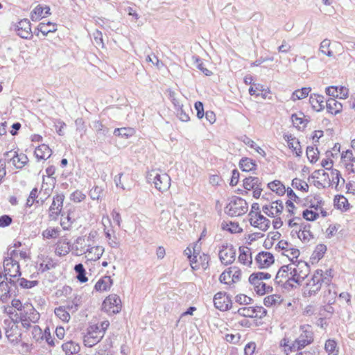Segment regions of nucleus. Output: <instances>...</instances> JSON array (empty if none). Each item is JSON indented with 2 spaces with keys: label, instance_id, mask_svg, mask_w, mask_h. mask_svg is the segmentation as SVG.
<instances>
[{
  "label": "nucleus",
  "instance_id": "nucleus-45",
  "mask_svg": "<svg viewBox=\"0 0 355 355\" xmlns=\"http://www.w3.org/2000/svg\"><path fill=\"white\" fill-rule=\"evenodd\" d=\"M54 312L55 315L58 317L60 320H62L63 322H69L70 319V315L64 306H60L59 307L55 308Z\"/></svg>",
  "mask_w": 355,
  "mask_h": 355
},
{
  "label": "nucleus",
  "instance_id": "nucleus-14",
  "mask_svg": "<svg viewBox=\"0 0 355 355\" xmlns=\"http://www.w3.org/2000/svg\"><path fill=\"white\" fill-rule=\"evenodd\" d=\"M6 336L13 345L18 344L21 338V333L17 325H12L10 327H7L6 328Z\"/></svg>",
  "mask_w": 355,
  "mask_h": 355
},
{
  "label": "nucleus",
  "instance_id": "nucleus-41",
  "mask_svg": "<svg viewBox=\"0 0 355 355\" xmlns=\"http://www.w3.org/2000/svg\"><path fill=\"white\" fill-rule=\"evenodd\" d=\"M243 141L245 145L248 146L251 148H254L256 152H257L262 157H265L266 156V152L261 147L257 146V144L248 137L244 136Z\"/></svg>",
  "mask_w": 355,
  "mask_h": 355
},
{
  "label": "nucleus",
  "instance_id": "nucleus-54",
  "mask_svg": "<svg viewBox=\"0 0 355 355\" xmlns=\"http://www.w3.org/2000/svg\"><path fill=\"white\" fill-rule=\"evenodd\" d=\"M302 217L307 221H315L319 217V214L312 210L305 209L302 211Z\"/></svg>",
  "mask_w": 355,
  "mask_h": 355
},
{
  "label": "nucleus",
  "instance_id": "nucleus-56",
  "mask_svg": "<svg viewBox=\"0 0 355 355\" xmlns=\"http://www.w3.org/2000/svg\"><path fill=\"white\" fill-rule=\"evenodd\" d=\"M103 193L102 187L95 186L90 190L89 195L92 200H99Z\"/></svg>",
  "mask_w": 355,
  "mask_h": 355
},
{
  "label": "nucleus",
  "instance_id": "nucleus-2",
  "mask_svg": "<svg viewBox=\"0 0 355 355\" xmlns=\"http://www.w3.org/2000/svg\"><path fill=\"white\" fill-rule=\"evenodd\" d=\"M248 209V202L242 198L234 196L225 207V213L232 217L240 216L245 214Z\"/></svg>",
  "mask_w": 355,
  "mask_h": 355
},
{
  "label": "nucleus",
  "instance_id": "nucleus-29",
  "mask_svg": "<svg viewBox=\"0 0 355 355\" xmlns=\"http://www.w3.org/2000/svg\"><path fill=\"white\" fill-rule=\"evenodd\" d=\"M301 232L302 241H310L313 239L314 236L311 232V225L309 223H302L300 225Z\"/></svg>",
  "mask_w": 355,
  "mask_h": 355
},
{
  "label": "nucleus",
  "instance_id": "nucleus-3",
  "mask_svg": "<svg viewBox=\"0 0 355 355\" xmlns=\"http://www.w3.org/2000/svg\"><path fill=\"white\" fill-rule=\"evenodd\" d=\"M233 313H237L239 315L245 318H259L261 319L266 315L267 310L261 306L241 307L238 309L237 311H234Z\"/></svg>",
  "mask_w": 355,
  "mask_h": 355
},
{
  "label": "nucleus",
  "instance_id": "nucleus-20",
  "mask_svg": "<svg viewBox=\"0 0 355 355\" xmlns=\"http://www.w3.org/2000/svg\"><path fill=\"white\" fill-rule=\"evenodd\" d=\"M12 164L18 169H21L28 162V158L24 153L19 154L17 151H14L12 157L10 159Z\"/></svg>",
  "mask_w": 355,
  "mask_h": 355
},
{
  "label": "nucleus",
  "instance_id": "nucleus-9",
  "mask_svg": "<svg viewBox=\"0 0 355 355\" xmlns=\"http://www.w3.org/2000/svg\"><path fill=\"white\" fill-rule=\"evenodd\" d=\"M103 309L114 314L119 313L121 310L120 297L116 294L110 295L103 302Z\"/></svg>",
  "mask_w": 355,
  "mask_h": 355
},
{
  "label": "nucleus",
  "instance_id": "nucleus-36",
  "mask_svg": "<svg viewBox=\"0 0 355 355\" xmlns=\"http://www.w3.org/2000/svg\"><path fill=\"white\" fill-rule=\"evenodd\" d=\"M324 349L328 355H338V348L337 343L334 339H328L324 345Z\"/></svg>",
  "mask_w": 355,
  "mask_h": 355
},
{
  "label": "nucleus",
  "instance_id": "nucleus-5",
  "mask_svg": "<svg viewBox=\"0 0 355 355\" xmlns=\"http://www.w3.org/2000/svg\"><path fill=\"white\" fill-rule=\"evenodd\" d=\"M214 304L220 311H226L233 307L231 296L225 292H218L214 295Z\"/></svg>",
  "mask_w": 355,
  "mask_h": 355
},
{
  "label": "nucleus",
  "instance_id": "nucleus-64",
  "mask_svg": "<svg viewBox=\"0 0 355 355\" xmlns=\"http://www.w3.org/2000/svg\"><path fill=\"white\" fill-rule=\"evenodd\" d=\"M325 93L329 96H332V98H336L338 97V86H329L325 89Z\"/></svg>",
  "mask_w": 355,
  "mask_h": 355
},
{
  "label": "nucleus",
  "instance_id": "nucleus-60",
  "mask_svg": "<svg viewBox=\"0 0 355 355\" xmlns=\"http://www.w3.org/2000/svg\"><path fill=\"white\" fill-rule=\"evenodd\" d=\"M41 339H45L46 343L51 347L55 346V341L51 337V331L49 327L44 329V334L40 336Z\"/></svg>",
  "mask_w": 355,
  "mask_h": 355
},
{
  "label": "nucleus",
  "instance_id": "nucleus-62",
  "mask_svg": "<svg viewBox=\"0 0 355 355\" xmlns=\"http://www.w3.org/2000/svg\"><path fill=\"white\" fill-rule=\"evenodd\" d=\"M86 198L85 194L79 190H76L71 194L70 199L76 202H80L85 200Z\"/></svg>",
  "mask_w": 355,
  "mask_h": 355
},
{
  "label": "nucleus",
  "instance_id": "nucleus-49",
  "mask_svg": "<svg viewBox=\"0 0 355 355\" xmlns=\"http://www.w3.org/2000/svg\"><path fill=\"white\" fill-rule=\"evenodd\" d=\"M17 281L19 282V286L22 288L25 289L31 288L34 286H37L39 284V282L37 280L29 281L24 277L19 278Z\"/></svg>",
  "mask_w": 355,
  "mask_h": 355
},
{
  "label": "nucleus",
  "instance_id": "nucleus-24",
  "mask_svg": "<svg viewBox=\"0 0 355 355\" xmlns=\"http://www.w3.org/2000/svg\"><path fill=\"white\" fill-rule=\"evenodd\" d=\"M34 155L38 160L47 159L51 155V150L49 146L46 144H42L35 148Z\"/></svg>",
  "mask_w": 355,
  "mask_h": 355
},
{
  "label": "nucleus",
  "instance_id": "nucleus-53",
  "mask_svg": "<svg viewBox=\"0 0 355 355\" xmlns=\"http://www.w3.org/2000/svg\"><path fill=\"white\" fill-rule=\"evenodd\" d=\"M288 266H282L280 267L276 277L275 278V283L277 285H280L282 282L281 280H278L279 278H284L288 276Z\"/></svg>",
  "mask_w": 355,
  "mask_h": 355
},
{
  "label": "nucleus",
  "instance_id": "nucleus-39",
  "mask_svg": "<svg viewBox=\"0 0 355 355\" xmlns=\"http://www.w3.org/2000/svg\"><path fill=\"white\" fill-rule=\"evenodd\" d=\"M96 335L91 334V335H87L85 337L84 343L85 345L87 347H93L96 343H98L103 337V334H101V335L98 336V334H95Z\"/></svg>",
  "mask_w": 355,
  "mask_h": 355
},
{
  "label": "nucleus",
  "instance_id": "nucleus-55",
  "mask_svg": "<svg viewBox=\"0 0 355 355\" xmlns=\"http://www.w3.org/2000/svg\"><path fill=\"white\" fill-rule=\"evenodd\" d=\"M73 220L71 217L70 216V211H67V214L66 216H63L60 220V225L62 227L63 230H69L73 223Z\"/></svg>",
  "mask_w": 355,
  "mask_h": 355
},
{
  "label": "nucleus",
  "instance_id": "nucleus-57",
  "mask_svg": "<svg viewBox=\"0 0 355 355\" xmlns=\"http://www.w3.org/2000/svg\"><path fill=\"white\" fill-rule=\"evenodd\" d=\"M235 302L239 304L248 305L251 304L253 300L244 294H239L235 297Z\"/></svg>",
  "mask_w": 355,
  "mask_h": 355
},
{
  "label": "nucleus",
  "instance_id": "nucleus-61",
  "mask_svg": "<svg viewBox=\"0 0 355 355\" xmlns=\"http://www.w3.org/2000/svg\"><path fill=\"white\" fill-rule=\"evenodd\" d=\"M194 108L196 110V116L198 119H201L204 117V105L201 101H196L194 104Z\"/></svg>",
  "mask_w": 355,
  "mask_h": 355
},
{
  "label": "nucleus",
  "instance_id": "nucleus-21",
  "mask_svg": "<svg viewBox=\"0 0 355 355\" xmlns=\"http://www.w3.org/2000/svg\"><path fill=\"white\" fill-rule=\"evenodd\" d=\"M239 261L244 264L250 266L252 263V257L250 252V248L248 247L241 246L239 248Z\"/></svg>",
  "mask_w": 355,
  "mask_h": 355
},
{
  "label": "nucleus",
  "instance_id": "nucleus-52",
  "mask_svg": "<svg viewBox=\"0 0 355 355\" xmlns=\"http://www.w3.org/2000/svg\"><path fill=\"white\" fill-rule=\"evenodd\" d=\"M231 269L232 270V273L231 276V286L232 288H234V284L240 281L241 278V270L239 268L236 266L231 267Z\"/></svg>",
  "mask_w": 355,
  "mask_h": 355
},
{
  "label": "nucleus",
  "instance_id": "nucleus-31",
  "mask_svg": "<svg viewBox=\"0 0 355 355\" xmlns=\"http://www.w3.org/2000/svg\"><path fill=\"white\" fill-rule=\"evenodd\" d=\"M268 187L278 196H282L286 191L285 186L279 180H274L268 184Z\"/></svg>",
  "mask_w": 355,
  "mask_h": 355
},
{
  "label": "nucleus",
  "instance_id": "nucleus-40",
  "mask_svg": "<svg viewBox=\"0 0 355 355\" xmlns=\"http://www.w3.org/2000/svg\"><path fill=\"white\" fill-rule=\"evenodd\" d=\"M222 229L232 234L243 232V229L239 227V223L234 222H230V224L223 222L222 223Z\"/></svg>",
  "mask_w": 355,
  "mask_h": 355
},
{
  "label": "nucleus",
  "instance_id": "nucleus-43",
  "mask_svg": "<svg viewBox=\"0 0 355 355\" xmlns=\"http://www.w3.org/2000/svg\"><path fill=\"white\" fill-rule=\"evenodd\" d=\"M60 230L58 227H48L42 233V236L44 239H56L58 237Z\"/></svg>",
  "mask_w": 355,
  "mask_h": 355
},
{
  "label": "nucleus",
  "instance_id": "nucleus-44",
  "mask_svg": "<svg viewBox=\"0 0 355 355\" xmlns=\"http://www.w3.org/2000/svg\"><path fill=\"white\" fill-rule=\"evenodd\" d=\"M282 302L279 295H271L266 297L263 299V304L265 306L270 307L276 304H280Z\"/></svg>",
  "mask_w": 355,
  "mask_h": 355
},
{
  "label": "nucleus",
  "instance_id": "nucleus-63",
  "mask_svg": "<svg viewBox=\"0 0 355 355\" xmlns=\"http://www.w3.org/2000/svg\"><path fill=\"white\" fill-rule=\"evenodd\" d=\"M93 36H94V40L95 44L97 46H101L102 48H103L104 43H103V34H102L101 31H100L98 30H96L93 33Z\"/></svg>",
  "mask_w": 355,
  "mask_h": 355
},
{
  "label": "nucleus",
  "instance_id": "nucleus-4",
  "mask_svg": "<svg viewBox=\"0 0 355 355\" xmlns=\"http://www.w3.org/2000/svg\"><path fill=\"white\" fill-rule=\"evenodd\" d=\"M175 92H170L169 98L173 103L177 116L183 122H188L190 120L189 112H192L191 107L184 108L183 105L180 102V100L176 98Z\"/></svg>",
  "mask_w": 355,
  "mask_h": 355
},
{
  "label": "nucleus",
  "instance_id": "nucleus-34",
  "mask_svg": "<svg viewBox=\"0 0 355 355\" xmlns=\"http://www.w3.org/2000/svg\"><path fill=\"white\" fill-rule=\"evenodd\" d=\"M74 270L76 273V278L80 283H85L88 281V278L86 276V270L83 263H79L75 265Z\"/></svg>",
  "mask_w": 355,
  "mask_h": 355
},
{
  "label": "nucleus",
  "instance_id": "nucleus-6",
  "mask_svg": "<svg viewBox=\"0 0 355 355\" xmlns=\"http://www.w3.org/2000/svg\"><path fill=\"white\" fill-rule=\"evenodd\" d=\"M218 257L221 263L224 265L232 263L236 258V250L232 245L223 244L218 252Z\"/></svg>",
  "mask_w": 355,
  "mask_h": 355
},
{
  "label": "nucleus",
  "instance_id": "nucleus-50",
  "mask_svg": "<svg viewBox=\"0 0 355 355\" xmlns=\"http://www.w3.org/2000/svg\"><path fill=\"white\" fill-rule=\"evenodd\" d=\"M232 273V270L231 269V267L228 269L225 270L224 272H222V274L219 277V281L220 283L224 284H227L230 286V288H232L231 286V281L227 282V280L231 279Z\"/></svg>",
  "mask_w": 355,
  "mask_h": 355
},
{
  "label": "nucleus",
  "instance_id": "nucleus-59",
  "mask_svg": "<svg viewBox=\"0 0 355 355\" xmlns=\"http://www.w3.org/2000/svg\"><path fill=\"white\" fill-rule=\"evenodd\" d=\"M75 124L76 127V131L79 132L81 136L86 132V125L83 118L79 117L76 119L75 121Z\"/></svg>",
  "mask_w": 355,
  "mask_h": 355
},
{
  "label": "nucleus",
  "instance_id": "nucleus-37",
  "mask_svg": "<svg viewBox=\"0 0 355 355\" xmlns=\"http://www.w3.org/2000/svg\"><path fill=\"white\" fill-rule=\"evenodd\" d=\"M311 90V87H302L301 89H296L293 92L291 99L293 101L303 99L308 96Z\"/></svg>",
  "mask_w": 355,
  "mask_h": 355
},
{
  "label": "nucleus",
  "instance_id": "nucleus-17",
  "mask_svg": "<svg viewBox=\"0 0 355 355\" xmlns=\"http://www.w3.org/2000/svg\"><path fill=\"white\" fill-rule=\"evenodd\" d=\"M239 166L242 171L244 172H252L256 174L255 171L257 169V164L255 160L252 158L243 157L239 162Z\"/></svg>",
  "mask_w": 355,
  "mask_h": 355
},
{
  "label": "nucleus",
  "instance_id": "nucleus-13",
  "mask_svg": "<svg viewBox=\"0 0 355 355\" xmlns=\"http://www.w3.org/2000/svg\"><path fill=\"white\" fill-rule=\"evenodd\" d=\"M57 31V24L51 21L47 23L41 22L39 24L37 27L35 29L34 33L38 36L39 33H41L44 36H46L49 33H55Z\"/></svg>",
  "mask_w": 355,
  "mask_h": 355
},
{
  "label": "nucleus",
  "instance_id": "nucleus-8",
  "mask_svg": "<svg viewBox=\"0 0 355 355\" xmlns=\"http://www.w3.org/2000/svg\"><path fill=\"white\" fill-rule=\"evenodd\" d=\"M300 336L288 348V351L295 352L301 349L313 341V333L311 331H303ZM286 352L287 349H285Z\"/></svg>",
  "mask_w": 355,
  "mask_h": 355
},
{
  "label": "nucleus",
  "instance_id": "nucleus-19",
  "mask_svg": "<svg viewBox=\"0 0 355 355\" xmlns=\"http://www.w3.org/2000/svg\"><path fill=\"white\" fill-rule=\"evenodd\" d=\"M55 245V253L60 257L65 256L71 251V244L67 238H60Z\"/></svg>",
  "mask_w": 355,
  "mask_h": 355
},
{
  "label": "nucleus",
  "instance_id": "nucleus-32",
  "mask_svg": "<svg viewBox=\"0 0 355 355\" xmlns=\"http://www.w3.org/2000/svg\"><path fill=\"white\" fill-rule=\"evenodd\" d=\"M62 349L65 352L66 355H72L78 353L80 351V347L78 344L70 340L62 344Z\"/></svg>",
  "mask_w": 355,
  "mask_h": 355
},
{
  "label": "nucleus",
  "instance_id": "nucleus-15",
  "mask_svg": "<svg viewBox=\"0 0 355 355\" xmlns=\"http://www.w3.org/2000/svg\"><path fill=\"white\" fill-rule=\"evenodd\" d=\"M304 267L306 269V271L304 274V275H302L298 272V269L297 268H293V270H291V272H290L291 277L290 280H292V282L297 284L298 285H300L302 282L308 277L309 272H310V266L309 263L304 262Z\"/></svg>",
  "mask_w": 355,
  "mask_h": 355
},
{
  "label": "nucleus",
  "instance_id": "nucleus-23",
  "mask_svg": "<svg viewBox=\"0 0 355 355\" xmlns=\"http://www.w3.org/2000/svg\"><path fill=\"white\" fill-rule=\"evenodd\" d=\"M334 205L336 209L343 212L347 211L350 207L347 199L342 194H338L334 196Z\"/></svg>",
  "mask_w": 355,
  "mask_h": 355
},
{
  "label": "nucleus",
  "instance_id": "nucleus-33",
  "mask_svg": "<svg viewBox=\"0 0 355 355\" xmlns=\"http://www.w3.org/2000/svg\"><path fill=\"white\" fill-rule=\"evenodd\" d=\"M57 263L54 262L53 259L51 257H46L42 263H40L38 271L41 273H43L46 271H48L52 268H55Z\"/></svg>",
  "mask_w": 355,
  "mask_h": 355
},
{
  "label": "nucleus",
  "instance_id": "nucleus-12",
  "mask_svg": "<svg viewBox=\"0 0 355 355\" xmlns=\"http://www.w3.org/2000/svg\"><path fill=\"white\" fill-rule=\"evenodd\" d=\"M153 180L155 189L160 192L167 191L171 186V178L166 173H155Z\"/></svg>",
  "mask_w": 355,
  "mask_h": 355
},
{
  "label": "nucleus",
  "instance_id": "nucleus-1",
  "mask_svg": "<svg viewBox=\"0 0 355 355\" xmlns=\"http://www.w3.org/2000/svg\"><path fill=\"white\" fill-rule=\"evenodd\" d=\"M4 275L3 278L6 284L10 287H16L17 282L13 279L21 275L20 266L18 261L11 258H5L3 261Z\"/></svg>",
  "mask_w": 355,
  "mask_h": 355
},
{
  "label": "nucleus",
  "instance_id": "nucleus-35",
  "mask_svg": "<svg viewBox=\"0 0 355 355\" xmlns=\"http://www.w3.org/2000/svg\"><path fill=\"white\" fill-rule=\"evenodd\" d=\"M252 285L254 286V288L257 294L261 296L266 293H272L273 291V288L272 286H268L266 283L262 282H258L256 284Z\"/></svg>",
  "mask_w": 355,
  "mask_h": 355
},
{
  "label": "nucleus",
  "instance_id": "nucleus-30",
  "mask_svg": "<svg viewBox=\"0 0 355 355\" xmlns=\"http://www.w3.org/2000/svg\"><path fill=\"white\" fill-rule=\"evenodd\" d=\"M271 277V275L268 272H255L252 273L248 279V282L250 284H256L257 282L261 280H267Z\"/></svg>",
  "mask_w": 355,
  "mask_h": 355
},
{
  "label": "nucleus",
  "instance_id": "nucleus-26",
  "mask_svg": "<svg viewBox=\"0 0 355 355\" xmlns=\"http://www.w3.org/2000/svg\"><path fill=\"white\" fill-rule=\"evenodd\" d=\"M261 181L258 177L249 176L243 180V187L247 191H250L256 187H261Z\"/></svg>",
  "mask_w": 355,
  "mask_h": 355
},
{
  "label": "nucleus",
  "instance_id": "nucleus-51",
  "mask_svg": "<svg viewBox=\"0 0 355 355\" xmlns=\"http://www.w3.org/2000/svg\"><path fill=\"white\" fill-rule=\"evenodd\" d=\"M330 40L327 39H324L321 43L320 46V51L324 55H327L328 57L333 56V52L332 51L328 49L330 46Z\"/></svg>",
  "mask_w": 355,
  "mask_h": 355
},
{
  "label": "nucleus",
  "instance_id": "nucleus-28",
  "mask_svg": "<svg viewBox=\"0 0 355 355\" xmlns=\"http://www.w3.org/2000/svg\"><path fill=\"white\" fill-rule=\"evenodd\" d=\"M135 133V129L130 127L115 128L113 132L114 136L123 139H128L133 136Z\"/></svg>",
  "mask_w": 355,
  "mask_h": 355
},
{
  "label": "nucleus",
  "instance_id": "nucleus-47",
  "mask_svg": "<svg viewBox=\"0 0 355 355\" xmlns=\"http://www.w3.org/2000/svg\"><path fill=\"white\" fill-rule=\"evenodd\" d=\"M291 185L293 188H295L297 190H300V191H302L304 192L309 191V187L308 184L306 182L302 181L298 178H294L292 180Z\"/></svg>",
  "mask_w": 355,
  "mask_h": 355
},
{
  "label": "nucleus",
  "instance_id": "nucleus-16",
  "mask_svg": "<svg viewBox=\"0 0 355 355\" xmlns=\"http://www.w3.org/2000/svg\"><path fill=\"white\" fill-rule=\"evenodd\" d=\"M309 103L312 109L315 112H321L324 109V96L318 94H311Z\"/></svg>",
  "mask_w": 355,
  "mask_h": 355
},
{
  "label": "nucleus",
  "instance_id": "nucleus-46",
  "mask_svg": "<svg viewBox=\"0 0 355 355\" xmlns=\"http://www.w3.org/2000/svg\"><path fill=\"white\" fill-rule=\"evenodd\" d=\"M198 244L196 243L193 247V252L191 251L189 247H187L184 250V254L188 257L189 260L191 263H196L197 262V257L199 254V250L196 249Z\"/></svg>",
  "mask_w": 355,
  "mask_h": 355
},
{
  "label": "nucleus",
  "instance_id": "nucleus-18",
  "mask_svg": "<svg viewBox=\"0 0 355 355\" xmlns=\"http://www.w3.org/2000/svg\"><path fill=\"white\" fill-rule=\"evenodd\" d=\"M49 15H51L50 7L39 4L31 11V19L33 21H37Z\"/></svg>",
  "mask_w": 355,
  "mask_h": 355
},
{
  "label": "nucleus",
  "instance_id": "nucleus-42",
  "mask_svg": "<svg viewBox=\"0 0 355 355\" xmlns=\"http://www.w3.org/2000/svg\"><path fill=\"white\" fill-rule=\"evenodd\" d=\"M319 150L318 148L313 146H308L306 148V156L309 162L312 164L315 163L319 159Z\"/></svg>",
  "mask_w": 355,
  "mask_h": 355
},
{
  "label": "nucleus",
  "instance_id": "nucleus-10",
  "mask_svg": "<svg viewBox=\"0 0 355 355\" xmlns=\"http://www.w3.org/2000/svg\"><path fill=\"white\" fill-rule=\"evenodd\" d=\"M14 31L17 35L23 39H31L33 32L31 31V24L28 19H22L17 24L13 25Z\"/></svg>",
  "mask_w": 355,
  "mask_h": 355
},
{
  "label": "nucleus",
  "instance_id": "nucleus-48",
  "mask_svg": "<svg viewBox=\"0 0 355 355\" xmlns=\"http://www.w3.org/2000/svg\"><path fill=\"white\" fill-rule=\"evenodd\" d=\"M257 218H258V220H259L260 227H259V229L263 232L267 231L270 225V220L262 215L261 212L258 213V216Z\"/></svg>",
  "mask_w": 355,
  "mask_h": 355
},
{
  "label": "nucleus",
  "instance_id": "nucleus-38",
  "mask_svg": "<svg viewBox=\"0 0 355 355\" xmlns=\"http://www.w3.org/2000/svg\"><path fill=\"white\" fill-rule=\"evenodd\" d=\"M93 126L97 135L107 136L110 132V129L105 126L101 121H94Z\"/></svg>",
  "mask_w": 355,
  "mask_h": 355
},
{
  "label": "nucleus",
  "instance_id": "nucleus-11",
  "mask_svg": "<svg viewBox=\"0 0 355 355\" xmlns=\"http://www.w3.org/2000/svg\"><path fill=\"white\" fill-rule=\"evenodd\" d=\"M255 262L259 269H266L275 263V257L270 252L261 251L255 257Z\"/></svg>",
  "mask_w": 355,
  "mask_h": 355
},
{
  "label": "nucleus",
  "instance_id": "nucleus-25",
  "mask_svg": "<svg viewBox=\"0 0 355 355\" xmlns=\"http://www.w3.org/2000/svg\"><path fill=\"white\" fill-rule=\"evenodd\" d=\"M113 284V280L110 276H104L101 278L95 284L94 290L96 291H107Z\"/></svg>",
  "mask_w": 355,
  "mask_h": 355
},
{
  "label": "nucleus",
  "instance_id": "nucleus-7",
  "mask_svg": "<svg viewBox=\"0 0 355 355\" xmlns=\"http://www.w3.org/2000/svg\"><path fill=\"white\" fill-rule=\"evenodd\" d=\"M64 200V196L62 193L53 196V202L49 207V217L53 220H56L59 215H61V217L65 216V212L62 211Z\"/></svg>",
  "mask_w": 355,
  "mask_h": 355
},
{
  "label": "nucleus",
  "instance_id": "nucleus-22",
  "mask_svg": "<svg viewBox=\"0 0 355 355\" xmlns=\"http://www.w3.org/2000/svg\"><path fill=\"white\" fill-rule=\"evenodd\" d=\"M326 108L329 113L336 115L342 112L343 105L336 98H329L326 101Z\"/></svg>",
  "mask_w": 355,
  "mask_h": 355
},
{
  "label": "nucleus",
  "instance_id": "nucleus-58",
  "mask_svg": "<svg viewBox=\"0 0 355 355\" xmlns=\"http://www.w3.org/2000/svg\"><path fill=\"white\" fill-rule=\"evenodd\" d=\"M85 239L83 236H79L76 239L75 243L71 245V250L83 251L84 250Z\"/></svg>",
  "mask_w": 355,
  "mask_h": 355
},
{
  "label": "nucleus",
  "instance_id": "nucleus-27",
  "mask_svg": "<svg viewBox=\"0 0 355 355\" xmlns=\"http://www.w3.org/2000/svg\"><path fill=\"white\" fill-rule=\"evenodd\" d=\"M327 250L326 245L322 243L317 245L310 258L311 263H314L322 259Z\"/></svg>",
  "mask_w": 355,
  "mask_h": 355
}]
</instances>
